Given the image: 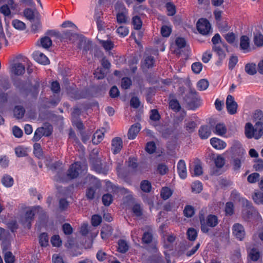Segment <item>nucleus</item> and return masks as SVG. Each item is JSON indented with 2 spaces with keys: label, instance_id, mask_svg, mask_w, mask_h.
<instances>
[{
  "label": "nucleus",
  "instance_id": "f257e3e1",
  "mask_svg": "<svg viewBox=\"0 0 263 263\" xmlns=\"http://www.w3.org/2000/svg\"><path fill=\"white\" fill-rule=\"evenodd\" d=\"M256 122L254 126L248 122L245 125V135L249 138L259 139L263 135V112L260 110H256L253 115Z\"/></svg>",
  "mask_w": 263,
  "mask_h": 263
},
{
  "label": "nucleus",
  "instance_id": "f03ea898",
  "mask_svg": "<svg viewBox=\"0 0 263 263\" xmlns=\"http://www.w3.org/2000/svg\"><path fill=\"white\" fill-rule=\"evenodd\" d=\"M201 224V230L203 233H207L209 232V228H214L219 223V220L217 216L209 214L205 218L203 214H200L199 216Z\"/></svg>",
  "mask_w": 263,
  "mask_h": 263
},
{
  "label": "nucleus",
  "instance_id": "7ed1b4c3",
  "mask_svg": "<svg viewBox=\"0 0 263 263\" xmlns=\"http://www.w3.org/2000/svg\"><path fill=\"white\" fill-rule=\"evenodd\" d=\"M242 202L243 208L242 211V216L245 220L251 221L260 218L259 214L252 205L251 202L245 199H242Z\"/></svg>",
  "mask_w": 263,
  "mask_h": 263
},
{
  "label": "nucleus",
  "instance_id": "20e7f679",
  "mask_svg": "<svg viewBox=\"0 0 263 263\" xmlns=\"http://www.w3.org/2000/svg\"><path fill=\"white\" fill-rule=\"evenodd\" d=\"M232 152L234 155L233 160L234 168L235 170H238L241 166V162L245 159V151L240 144H238L232 147Z\"/></svg>",
  "mask_w": 263,
  "mask_h": 263
},
{
  "label": "nucleus",
  "instance_id": "39448f33",
  "mask_svg": "<svg viewBox=\"0 0 263 263\" xmlns=\"http://www.w3.org/2000/svg\"><path fill=\"white\" fill-rule=\"evenodd\" d=\"M197 29L200 33L204 35H207L212 32L211 25L205 18H200L198 20L197 23Z\"/></svg>",
  "mask_w": 263,
  "mask_h": 263
},
{
  "label": "nucleus",
  "instance_id": "423d86ee",
  "mask_svg": "<svg viewBox=\"0 0 263 263\" xmlns=\"http://www.w3.org/2000/svg\"><path fill=\"white\" fill-rule=\"evenodd\" d=\"M197 93L195 90L191 89L186 96V101L190 109L195 110L200 106V103L197 98Z\"/></svg>",
  "mask_w": 263,
  "mask_h": 263
},
{
  "label": "nucleus",
  "instance_id": "0eeeda50",
  "mask_svg": "<svg viewBox=\"0 0 263 263\" xmlns=\"http://www.w3.org/2000/svg\"><path fill=\"white\" fill-rule=\"evenodd\" d=\"M18 7V4L14 0H8V3L0 7V12L5 17H9L11 15V11H14Z\"/></svg>",
  "mask_w": 263,
  "mask_h": 263
},
{
  "label": "nucleus",
  "instance_id": "6e6552de",
  "mask_svg": "<svg viewBox=\"0 0 263 263\" xmlns=\"http://www.w3.org/2000/svg\"><path fill=\"white\" fill-rule=\"evenodd\" d=\"M40 206L32 207L30 210L26 211L24 217L22 219V222L26 224L28 228H30L31 222L33 221L35 211L40 209Z\"/></svg>",
  "mask_w": 263,
  "mask_h": 263
},
{
  "label": "nucleus",
  "instance_id": "1a4fd4ad",
  "mask_svg": "<svg viewBox=\"0 0 263 263\" xmlns=\"http://www.w3.org/2000/svg\"><path fill=\"white\" fill-rule=\"evenodd\" d=\"M232 232L234 236L240 241L243 240L246 236L243 226L239 223H236L233 226Z\"/></svg>",
  "mask_w": 263,
  "mask_h": 263
},
{
  "label": "nucleus",
  "instance_id": "9d476101",
  "mask_svg": "<svg viewBox=\"0 0 263 263\" xmlns=\"http://www.w3.org/2000/svg\"><path fill=\"white\" fill-rule=\"evenodd\" d=\"M248 259L249 261H257L261 256V252L255 246L247 249Z\"/></svg>",
  "mask_w": 263,
  "mask_h": 263
},
{
  "label": "nucleus",
  "instance_id": "9b49d317",
  "mask_svg": "<svg viewBox=\"0 0 263 263\" xmlns=\"http://www.w3.org/2000/svg\"><path fill=\"white\" fill-rule=\"evenodd\" d=\"M81 168L80 162H77L71 164L67 172L68 179H72L77 178L79 175Z\"/></svg>",
  "mask_w": 263,
  "mask_h": 263
},
{
  "label": "nucleus",
  "instance_id": "f8f14e48",
  "mask_svg": "<svg viewBox=\"0 0 263 263\" xmlns=\"http://www.w3.org/2000/svg\"><path fill=\"white\" fill-rule=\"evenodd\" d=\"M226 104L228 111L230 114L234 115L237 112L238 105L232 96L229 95L227 96Z\"/></svg>",
  "mask_w": 263,
  "mask_h": 263
},
{
  "label": "nucleus",
  "instance_id": "ddd939ff",
  "mask_svg": "<svg viewBox=\"0 0 263 263\" xmlns=\"http://www.w3.org/2000/svg\"><path fill=\"white\" fill-rule=\"evenodd\" d=\"M76 41H78V48L83 50V53L85 54L87 53V52L91 48V43L86 38L79 36V39Z\"/></svg>",
  "mask_w": 263,
  "mask_h": 263
},
{
  "label": "nucleus",
  "instance_id": "4468645a",
  "mask_svg": "<svg viewBox=\"0 0 263 263\" xmlns=\"http://www.w3.org/2000/svg\"><path fill=\"white\" fill-rule=\"evenodd\" d=\"M32 56L34 60L39 63L46 65L49 63L48 58L42 52L40 51H35L33 54Z\"/></svg>",
  "mask_w": 263,
  "mask_h": 263
},
{
  "label": "nucleus",
  "instance_id": "2eb2a0df",
  "mask_svg": "<svg viewBox=\"0 0 263 263\" xmlns=\"http://www.w3.org/2000/svg\"><path fill=\"white\" fill-rule=\"evenodd\" d=\"M60 37L63 41L74 42L79 39V35L76 33L71 32L69 30H66L61 34Z\"/></svg>",
  "mask_w": 263,
  "mask_h": 263
},
{
  "label": "nucleus",
  "instance_id": "dca6fc26",
  "mask_svg": "<svg viewBox=\"0 0 263 263\" xmlns=\"http://www.w3.org/2000/svg\"><path fill=\"white\" fill-rule=\"evenodd\" d=\"M122 139L119 137H116L112 139L111 143V150L114 154L120 152L123 146Z\"/></svg>",
  "mask_w": 263,
  "mask_h": 263
},
{
  "label": "nucleus",
  "instance_id": "f3484780",
  "mask_svg": "<svg viewBox=\"0 0 263 263\" xmlns=\"http://www.w3.org/2000/svg\"><path fill=\"white\" fill-rule=\"evenodd\" d=\"M141 129L140 124L136 123L131 126L128 132V138L129 139H134Z\"/></svg>",
  "mask_w": 263,
  "mask_h": 263
},
{
  "label": "nucleus",
  "instance_id": "a211bd4d",
  "mask_svg": "<svg viewBox=\"0 0 263 263\" xmlns=\"http://www.w3.org/2000/svg\"><path fill=\"white\" fill-rule=\"evenodd\" d=\"M177 172L180 176L182 179H185L187 176L186 168L185 162L180 160L177 164Z\"/></svg>",
  "mask_w": 263,
  "mask_h": 263
},
{
  "label": "nucleus",
  "instance_id": "6ab92c4d",
  "mask_svg": "<svg viewBox=\"0 0 263 263\" xmlns=\"http://www.w3.org/2000/svg\"><path fill=\"white\" fill-rule=\"evenodd\" d=\"M155 62V60L153 57L145 55L142 61V67L143 69L152 68L154 65Z\"/></svg>",
  "mask_w": 263,
  "mask_h": 263
},
{
  "label": "nucleus",
  "instance_id": "aec40b11",
  "mask_svg": "<svg viewBox=\"0 0 263 263\" xmlns=\"http://www.w3.org/2000/svg\"><path fill=\"white\" fill-rule=\"evenodd\" d=\"M11 72L16 76L22 75L25 72V67L21 63H14L11 68Z\"/></svg>",
  "mask_w": 263,
  "mask_h": 263
},
{
  "label": "nucleus",
  "instance_id": "412c9836",
  "mask_svg": "<svg viewBox=\"0 0 263 263\" xmlns=\"http://www.w3.org/2000/svg\"><path fill=\"white\" fill-rule=\"evenodd\" d=\"M210 142L213 147L217 149H224L227 146V144L225 142L217 138H212L211 139Z\"/></svg>",
  "mask_w": 263,
  "mask_h": 263
},
{
  "label": "nucleus",
  "instance_id": "4be33fe9",
  "mask_svg": "<svg viewBox=\"0 0 263 263\" xmlns=\"http://www.w3.org/2000/svg\"><path fill=\"white\" fill-rule=\"evenodd\" d=\"M240 47L245 53L250 51L249 39L247 36L243 35L240 37Z\"/></svg>",
  "mask_w": 263,
  "mask_h": 263
},
{
  "label": "nucleus",
  "instance_id": "5701e85b",
  "mask_svg": "<svg viewBox=\"0 0 263 263\" xmlns=\"http://www.w3.org/2000/svg\"><path fill=\"white\" fill-rule=\"evenodd\" d=\"M199 137L202 139H207L211 135L210 127L207 125L201 126L198 130Z\"/></svg>",
  "mask_w": 263,
  "mask_h": 263
},
{
  "label": "nucleus",
  "instance_id": "b1692460",
  "mask_svg": "<svg viewBox=\"0 0 263 263\" xmlns=\"http://www.w3.org/2000/svg\"><path fill=\"white\" fill-rule=\"evenodd\" d=\"M127 10L123 7L122 9V11L118 12L117 14V21L118 23L122 24L126 23L128 21V17L127 16Z\"/></svg>",
  "mask_w": 263,
  "mask_h": 263
},
{
  "label": "nucleus",
  "instance_id": "393cba45",
  "mask_svg": "<svg viewBox=\"0 0 263 263\" xmlns=\"http://www.w3.org/2000/svg\"><path fill=\"white\" fill-rule=\"evenodd\" d=\"M95 19L96 21L97 28L99 32H104L106 25L105 23L101 19L100 12L96 13L95 15Z\"/></svg>",
  "mask_w": 263,
  "mask_h": 263
},
{
  "label": "nucleus",
  "instance_id": "a878e982",
  "mask_svg": "<svg viewBox=\"0 0 263 263\" xmlns=\"http://www.w3.org/2000/svg\"><path fill=\"white\" fill-rule=\"evenodd\" d=\"M212 50L216 53L219 57V60L217 63H221V61L226 58V53L222 47L220 46H213Z\"/></svg>",
  "mask_w": 263,
  "mask_h": 263
},
{
  "label": "nucleus",
  "instance_id": "bb28decb",
  "mask_svg": "<svg viewBox=\"0 0 263 263\" xmlns=\"http://www.w3.org/2000/svg\"><path fill=\"white\" fill-rule=\"evenodd\" d=\"M112 229L111 227L107 225L102 227L101 231V236L102 239H106L111 236L112 233Z\"/></svg>",
  "mask_w": 263,
  "mask_h": 263
},
{
  "label": "nucleus",
  "instance_id": "cd10ccee",
  "mask_svg": "<svg viewBox=\"0 0 263 263\" xmlns=\"http://www.w3.org/2000/svg\"><path fill=\"white\" fill-rule=\"evenodd\" d=\"M227 129L224 124L218 123L216 125L213 132L219 136H222L227 133Z\"/></svg>",
  "mask_w": 263,
  "mask_h": 263
},
{
  "label": "nucleus",
  "instance_id": "c85d7f7f",
  "mask_svg": "<svg viewBox=\"0 0 263 263\" xmlns=\"http://www.w3.org/2000/svg\"><path fill=\"white\" fill-rule=\"evenodd\" d=\"M1 182L6 187H11L14 183L13 178L7 174H5L3 176L1 179Z\"/></svg>",
  "mask_w": 263,
  "mask_h": 263
},
{
  "label": "nucleus",
  "instance_id": "c756f323",
  "mask_svg": "<svg viewBox=\"0 0 263 263\" xmlns=\"http://www.w3.org/2000/svg\"><path fill=\"white\" fill-rule=\"evenodd\" d=\"M245 71L249 75L253 76L257 73L256 65L255 63H248L245 65Z\"/></svg>",
  "mask_w": 263,
  "mask_h": 263
},
{
  "label": "nucleus",
  "instance_id": "7c9ffc66",
  "mask_svg": "<svg viewBox=\"0 0 263 263\" xmlns=\"http://www.w3.org/2000/svg\"><path fill=\"white\" fill-rule=\"evenodd\" d=\"M104 133L101 130L97 131L93 136L92 142L94 144H98L101 142L104 138Z\"/></svg>",
  "mask_w": 263,
  "mask_h": 263
},
{
  "label": "nucleus",
  "instance_id": "2f4dec72",
  "mask_svg": "<svg viewBox=\"0 0 263 263\" xmlns=\"http://www.w3.org/2000/svg\"><path fill=\"white\" fill-rule=\"evenodd\" d=\"M173 191L168 187H162L161 191V197L164 200H167L173 194Z\"/></svg>",
  "mask_w": 263,
  "mask_h": 263
},
{
  "label": "nucleus",
  "instance_id": "473e14b6",
  "mask_svg": "<svg viewBox=\"0 0 263 263\" xmlns=\"http://www.w3.org/2000/svg\"><path fill=\"white\" fill-rule=\"evenodd\" d=\"M14 115L17 119H21L24 117L25 110L21 106H16L14 109Z\"/></svg>",
  "mask_w": 263,
  "mask_h": 263
},
{
  "label": "nucleus",
  "instance_id": "72a5a7b5",
  "mask_svg": "<svg viewBox=\"0 0 263 263\" xmlns=\"http://www.w3.org/2000/svg\"><path fill=\"white\" fill-rule=\"evenodd\" d=\"M118 251L122 253H124L128 250V245L126 241L120 239L118 241Z\"/></svg>",
  "mask_w": 263,
  "mask_h": 263
},
{
  "label": "nucleus",
  "instance_id": "f704fd0d",
  "mask_svg": "<svg viewBox=\"0 0 263 263\" xmlns=\"http://www.w3.org/2000/svg\"><path fill=\"white\" fill-rule=\"evenodd\" d=\"M40 46L45 49L49 48L52 45L51 39L48 36H45L40 40Z\"/></svg>",
  "mask_w": 263,
  "mask_h": 263
},
{
  "label": "nucleus",
  "instance_id": "c9c22d12",
  "mask_svg": "<svg viewBox=\"0 0 263 263\" xmlns=\"http://www.w3.org/2000/svg\"><path fill=\"white\" fill-rule=\"evenodd\" d=\"M254 201L257 204H263V192L255 193L252 196Z\"/></svg>",
  "mask_w": 263,
  "mask_h": 263
},
{
  "label": "nucleus",
  "instance_id": "e433bc0d",
  "mask_svg": "<svg viewBox=\"0 0 263 263\" xmlns=\"http://www.w3.org/2000/svg\"><path fill=\"white\" fill-rule=\"evenodd\" d=\"M187 238L191 241H194L197 237V232L194 228H189L186 232Z\"/></svg>",
  "mask_w": 263,
  "mask_h": 263
},
{
  "label": "nucleus",
  "instance_id": "4c0bfd02",
  "mask_svg": "<svg viewBox=\"0 0 263 263\" xmlns=\"http://www.w3.org/2000/svg\"><path fill=\"white\" fill-rule=\"evenodd\" d=\"M254 43L257 47L263 46V35L261 33H257L254 36Z\"/></svg>",
  "mask_w": 263,
  "mask_h": 263
},
{
  "label": "nucleus",
  "instance_id": "58836bf2",
  "mask_svg": "<svg viewBox=\"0 0 263 263\" xmlns=\"http://www.w3.org/2000/svg\"><path fill=\"white\" fill-rule=\"evenodd\" d=\"M142 240L144 243L148 244L151 243L153 240V235L152 232L148 231L147 232L144 233Z\"/></svg>",
  "mask_w": 263,
  "mask_h": 263
},
{
  "label": "nucleus",
  "instance_id": "ea45409f",
  "mask_svg": "<svg viewBox=\"0 0 263 263\" xmlns=\"http://www.w3.org/2000/svg\"><path fill=\"white\" fill-rule=\"evenodd\" d=\"M209 82L205 79H201L198 81L197 87L200 91L206 89L209 86Z\"/></svg>",
  "mask_w": 263,
  "mask_h": 263
},
{
  "label": "nucleus",
  "instance_id": "a19ab883",
  "mask_svg": "<svg viewBox=\"0 0 263 263\" xmlns=\"http://www.w3.org/2000/svg\"><path fill=\"white\" fill-rule=\"evenodd\" d=\"M140 187L143 192L148 193L152 189L151 183L147 180H143L141 183Z\"/></svg>",
  "mask_w": 263,
  "mask_h": 263
},
{
  "label": "nucleus",
  "instance_id": "79ce46f5",
  "mask_svg": "<svg viewBox=\"0 0 263 263\" xmlns=\"http://www.w3.org/2000/svg\"><path fill=\"white\" fill-rule=\"evenodd\" d=\"M33 153L37 158H40L43 156V152L40 143H35L33 145Z\"/></svg>",
  "mask_w": 263,
  "mask_h": 263
},
{
  "label": "nucleus",
  "instance_id": "37998d69",
  "mask_svg": "<svg viewBox=\"0 0 263 263\" xmlns=\"http://www.w3.org/2000/svg\"><path fill=\"white\" fill-rule=\"evenodd\" d=\"M116 32L120 36L125 37L128 35L129 30L127 27L124 26H121L117 28Z\"/></svg>",
  "mask_w": 263,
  "mask_h": 263
},
{
  "label": "nucleus",
  "instance_id": "c03bdc74",
  "mask_svg": "<svg viewBox=\"0 0 263 263\" xmlns=\"http://www.w3.org/2000/svg\"><path fill=\"white\" fill-rule=\"evenodd\" d=\"M48 237L47 233H43L39 237V242L41 246L46 247L48 245Z\"/></svg>",
  "mask_w": 263,
  "mask_h": 263
},
{
  "label": "nucleus",
  "instance_id": "a18cd8bd",
  "mask_svg": "<svg viewBox=\"0 0 263 263\" xmlns=\"http://www.w3.org/2000/svg\"><path fill=\"white\" fill-rule=\"evenodd\" d=\"M170 107L175 111H179L181 108V106L179 102L176 99H172L169 102Z\"/></svg>",
  "mask_w": 263,
  "mask_h": 263
},
{
  "label": "nucleus",
  "instance_id": "49530a36",
  "mask_svg": "<svg viewBox=\"0 0 263 263\" xmlns=\"http://www.w3.org/2000/svg\"><path fill=\"white\" fill-rule=\"evenodd\" d=\"M232 259L235 263H239L241 261V255L239 249L234 251L232 256Z\"/></svg>",
  "mask_w": 263,
  "mask_h": 263
},
{
  "label": "nucleus",
  "instance_id": "de8ad7c7",
  "mask_svg": "<svg viewBox=\"0 0 263 263\" xmlns=\"http://www.w3.org/2000/svg\"><path fill=\"white\" fill-rule=\"evenodd\" d=\"M132 24L135 29L139 30L142 26V21L140 17L138 16L133 17L132 19Z\"/></svg>",
  "mask_w": 263,
  "mask_h": 263
},
{
  "label": "nucleus",
  "instance_id": "09e8293b",
  "mask_svg": "<svg viewBox=\"0 0 263 263\" xmlns=\"http://www.w3.org/2000/svg\"><path fill=\"white\" fill-rule=\"evenodd\" d=\"M192 192L199 193L202 190V183L199 181H195L192 185Z\"/></svg>",
  "mask_w": 263,
  "mask_h": 263
},
{
  "label": "nucleus",
  "instance_id": "8fccbe9b",
  "mask_svg": "<svg viewBox=\"0 0 263 263\" xmlns=\"http://www.w3.org/2000/svg\"><path fill=\"white\" fill-rule=\"evenodd\" d=\"M39 128H41L43 130L42 132L43 133L44 136H49L52 132V127L50 125H45L43 127H40Z\"/></svg>",
  "mask_w": 263,
  "mask_h": 263
},
{
  "label": "nucleus",
  "instance_id": "3c124183",
  "mask_svg": "<svg viewBox=\"0 0 263 263\" xmlns=\"http://www.w3.org/2000/svg\"><path fill=\"white\" fill-rule=\"evenodd\" d=\"M102 46L106 50H110L114 47V43L111 41L99 40Z\"/></svg>",
  "mask_w": 263,
  "mask_h": 263
},
{
  "label": "nucleus",
  "instance_id": "603ef678",
  "mask_svg": "<svg viewBox=\"0 0 263 263\" xmlns=\"http://www.w3.org/2000/svg\"><path fill=\"white\" fill-rule=\"evenodd\" d=\"M12 25L15 29L18 30H24L26 28L25 24L18 20H13L12 21Z\"/></svg>",
  "mask_w": 263,
  "mask_h": 263
},
{
  "label": "nucleus",
  "instance_id": "864d4df0",
  "mask_svg": "<svg viewBox=\"0 0 263 263\" xmlns=\"http://www.w3.org/2000/svg\"><path fill=\"white\" fill-rule=\"evenodd\" d=\"M24 14L25 16L30 21H33L35 14L34 11L29 8H27L24 10Z\"/></svg>",
  "mask_w": 263,
  "mask_h": 263
},
{
  "label": "nucleus",
  "instance_id": "5fc2aeb1",
  "mask_svg": "<svg viewBox=\"0 0 263 263\" xmlns=\"http://www.w3.org/2000/svg\"><path fill=\"white\" fill-rule=\"evenodd\" d=\"M112 201V197L109 194H106L102 197V202L104 205H109Z\"/></svg>",
  "mask_w": 263,
  "mask_h": 263
},
{
  "label": "nucleus",
  "instance_id": "6e6d98bb",
  "mask_svg": "<svg viewBox=\"0 0 263 263\" xmlns=\"http://www.w3.org/2000/svg\"><path fill=\"white\" fill-rule=\"evenodd\" d=\"M259 174L257 173H253L248 176L247 180L251 183H254L259 180Z\"/></svg>",
  "mask_w": 263,
  "mask_h": 263
},
{
  "label": "nucleus",
  "instance_id": "4d7b16f0",
  "mask_svg": "<svg viewBox=\"0 0 263 263\" xmlns=\"http://www.w3.org/2000/svg\"><path fill=\"white\" fill-rule=\"evenodd\" d=\"M202 69V64L200 62H195L192 65V69L195 73H199Z\"/></svg>",
  "mask_w": 263,
  "mask_h": 263
},
{
  "label": "nucleus",
  "instance_id": "13d9d810",
  "mask_svg": "<svg viewBox=\"0 0 263 263\" xmlns=\"http://www.w3.org/2000/svg\"><path fill=\"white\" fill-rule=\"evenodd\" d=\"M184 215L187 217H192L194 214V209L191 205H186L183 211Z\"/></svg>",
  "mask_w": 263,
  "mask_h": 263
},
{
  "label": "nucleus",
  "instance_id": "bf43d9fd",
  "mask_svg": "<svg viewBox=\"0 0 263 263\" xmlns=\"http://www.w3.org/2000/svg\"><path fill=\"white\" fill-rule=\"evenodd\" d=\"M43 129L41 128H37L35 130L33 137L32 138V141L33 142H37L39 141L41 138L44 136L42 130Z\"/></svg>",
  "mask_w": 263,
  "mask_h": 263
},
{
  "label": "nucleus",
  "instance_id": "052dcab7",
  "mask_svg": "<svg viewBox=\"0 0 263 263\" xmlns=\"http://www.w3.org/2000/svg\"><path fill=\"white\" fill-rule=\"evenodd\" d=\"M172 32V28L166 25H164L161 27V33L164 37H168L170 36Z\"/></svg>",
  "mask_w": 263,
  "mask_h": 263
},
{
  "label": "nucleus",
  "instance_id": "680f3d73",
  "mask_svg": "<svg viewBox=\"0 0 263 263\" xmlns=\"http://www.w3.org/2000/svg\"><path fill=\"white\" fill-rule=\"evenodd\" d=\"M196 126L197 124L194 121H189L185 124V128L189 133H191L195 130Z\"/></svg>",
  "mask_w": 263,
  "mask_h": 263
},
{
  "label": "nucleus",
  "instance_id": "e2e57ef3",
  "mask_svg": "<svg viewBox=\"0 0 263 263\" xmlns=\"http://www.w3.org/2000/svg\"><path fill=\"white\" fill-rule=\"evenodd\" d=\"M132 85V81L128 78H123L121 81V87L123 89H128Z\"/></svg>",
  "mask_w": 263,
  "mask_h": 263
},
{
  "label": "nucleus",
  "instance_id": "0e129e2a",
  "mask_svg": "<svg viewBox=\"0 0 263 263\" xmlns=\"http://www.w3.org/2000/svg\"><path fill=\"white\" fill-rule=\"evenodd\" d=\"M51 243L54 247H59L61 245L62 241L59 235H54L51 238Z\"/></svg>",
  "mask_w": 263,
  "mask_h": 263
},
{
  "label": "nucleus",
  "instance_id": "69168bd1",
  "mask_svg": "<svg viewBox=\"0 0 263 263\" xmlns=\"http://www.w3.org/2000/svg\"><path fill=\"white\" fill-rule=\"evenodd\" d=\"M225 211L227 215H231L234 213V204L231 202H227L226 204Z\"/></svg>",
  "mask_w": 263,
  "mask_h": 263
},
{
  "label": "nucleus",
  "instance_id": "338daca9",
  "mask_svg": "<svg viewBox=\"0 0 263 263\" xmlns=\"http://www.w3.org/2000/svg\"><path fill=\"white\" fill-rule=\"evenodd\" d=\"M253 167L256 171H261L263 170V160L261 159H257L253 165Z\"/></svg>",
  "mask_w": 263,
  "mask_h": 263
},
{
  "label": "nucleus",
  "instance_id": "774afa93",
  "mask_svg": "<svg viewBox=\"0 0 263 263\" xmlns=\"http://www.w3.org/2000/svg\"><path fill=\"white\" fill-rule=\"evenodd\" d=\"M4 260L6 263H13L14 256L11 252H7L5 254Z\"/></svg>",
  "mask_w": 263,
  "mask_h": 263
}]
</instances>
